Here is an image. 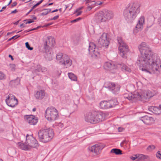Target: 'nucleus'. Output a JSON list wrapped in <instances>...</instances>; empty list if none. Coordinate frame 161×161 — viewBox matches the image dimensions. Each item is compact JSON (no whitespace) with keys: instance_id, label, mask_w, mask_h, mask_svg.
I'll use <instances>...</instances> for the list:
<instances>
[{"instance_id":"nucleus-59","label":"nucleus","mask_w":161,"mask_h":161,"mask_svg":"<svg viewBox=\"0 0 161 161\" xmlns=\"http://www.w3.org/2000/svg\"><path fill=\"white\" fill-rule=\"evenodd\" d=\"M25 26V25H24L23 24H22L20 25V27H24Z\"/></svg>"},{"instance_id":"nucleus-56","label":"nucleus","mask_w":161,"mask_h":161,"mask_svg":"<svg viewBox=\"0 0 161 161\" xmlns=\"http://www.w3.org/2000/svg\"><path fill=\"white\" fill-rule=\"evenodd\" d=\"M8 57H9L10 58H11V59L12 60H14V59L13 58L12 56L11 55L9 54L8 56Z\"/></svg>"},{"instance_id":"nucleus-61","label":"nucleus","mask_w":161,"mask_h":161,"mask_svg":"<svg viewBox=\"0 0 161 161\" xmlns=\"http://www.w3.org/2000/svg\"><path fill=\"white\" fill-rule=\"evenodd\" d=\"M32 11V10L31 9L30 10V11H29L28 12V13H27V14H29V13L31 12Z\"/></svg>"},{"instance_id":"nucleus-15","label":"nucleus","mask_w":161,"mask_h":161,"mask_svg":"<svg viewBox=\"0 0 161 161\" xmlns=\"http://www.w3.org/2000/svg\"><path fill=\"white\" fill-rule=\"evenodd\" d=\"M104 147V146L102 144H95L89 148V150L92 153H94L96 155L99 154L101 151Z\"/></svg>"},{"instance_id":"nucleus-32","label":"nucleus","mask_w":161,"mask_h":161,"mask_svg":"<svg viewBox=\"0 0 161 161\" xmlns=\"http://www.w3.org/2000/svg\"><path fill=\"white\" fill-rule=\"evenodd\" d=\"M51 9L50 8H46L43 9L42 12L40 14L41 16L46 15H47L49 13L51 12Z\"/></svg>"},{"instance_id":"nucleus-9","label":"nucleus","mask_w":161,"mask_h":161,"mask_svg":"<svg viewBox=\"0 0 161 161\" xmlns=\"http://www.w3.org/2000/svg\"><path fill=\"white\" fill-rule=\"evenodd\" d=\"M117 41L119 44V50L120 55L123 58L126 57V54L128 51V46L121 37H118Z\"/></svg>"},{"instance_id":"nucleus-60","label":"nucleus","mask_w":161,"mask_h":161,"mask_svg":"<svg viewBox=\"0 0 161 161\" xmlns=\"http://www.w3.org/2000/svg\"><path fill=\"white\" fill-rule=\"evenodd\" d=\"M36 109L35 108H34L33 109L32 111L34 112H35L36 111Z\"/></svg>"},{"instance_id":"nucleus-39","label":"nucleus","mask_w":161,"mask_h":161,"mask_svg":"<svg viewBox=\"0 0 161 161\" xmlns=\"http://www.w3.org/2000/svg\"><path fill=\"white\" fill-rule=\"evenodd\" d=\"M40 27V26H38L36 28H33L32 29H31V30H26L25 31V32H27L29 31H34V30H36L38 29H39V27Z\"/></svg>"},{"instance_id":"nucleus-53","label":"nucleus","mask_w":161,"mask_h":161,"mask_svg":"<svg viewBox=\"0 0 161 161\" xmlns=\"http://www.w3.org/2000/svg\"><path fill=\"white\" fill-rule=\"evenodd\" d=\"M17 12V9H15V10L12 11L11 12V14H14V13H16Z\"/></svg>"},{"instance_id":"nucleus-40","label":"nucleus","mask_w":161,"mask_h":161,"mask_svg":"<svg viewBox=\"0 0 161 161\" xmlns=\"http://www.w3.org/2000/svg\"><path fill=\"white\" fill-rule=\"evenodd\" d=\"M81 19V18L79 17V18H78L75 19L71 21V22L72 23H75V22H76L79 21V20Z\"/></svg>"},{"instance_id":"nucleus-1","label":"nucleus","mask_w":161,"mask_h":161,"mask_svg":"<svg viewBox=\"0 0 161 161\" xmlns=\"http://www.w3.org/2000/svg\"><path fill=\"white\" fill-rule=\"evenodd\" d=\"M141 54L138 58L136 64L142 71L150 74H158L161 71V62L156 54L152 52L145 42L139 47Z\"/></svg>"},{"instance_id":"nucleus-45","label":"nucleus","mask_w":161,"mask_h":161,"mask_svg":"<svg viewBox=\"0 0 161 161\" xmlns=\"http://www.w3.org/2000/svg\"><path fill=\"white\" fill-rule=\"evenodd\" d=\"M103 3L100 1H97L95 3V4L96 5H100Z\"/></svg>"},{"instance_id":"nucleus-34","label":"nucleus","mask_w":161,"mask_h":161,"mask_svg":"<svg viewBox=\"0 0 161 161\" xmlns=\"http://www.w3.org/2000/svg\"><path fill=\"white\" fill-rule=\"evenodd\" d=\"M155 148V147L154 145H150L147 148V150L149 151H151L152 150L154 149Z\"/></svg>"},{"instance_id":"nucleus-5","label":"nucleus","mask_w":161,"mask_h":161,"mask_svg":"<svg viewBox=\"0 0 161 161\" xmlns=\"http://www.w3.org/2000/svg\"><path fill=\"white\" fill-rule=\"evenodd\" d=\"M18 146L24 150H28L31 147H36L38 145L37 141L31 135H27L26 136V141L25 143L18 142Z\"/></svg>"},{"instance_id":"nucleus-38","label":"nucleus","mask_w":161,"mask_h":161,"mask_svg":"<svg viewBox=\"0 0 161 161\" xmlns=\"http://www.w3.org/2000/svg\"><path fill=\"white\" fill-rule=\"evenodd\" d=\"M15 65L14 64H10V67L12 70H15Z\"/></svg>"},{"instance_id":"nucleus-27","label":"nucleus","mask_w":161,"mask_h":161,"mask_svg":"<svg viewBox=\"0 0 161 161\" xmlns=\"http://www.w3.org/2000/svg\"><path fill=\"white\" fill-rule=\"evenodd\" d=\"M97 21L98 22H103L105 21V19L104 18V16L103 14L99 13L96 16V18Z\"/></svg>"},{"instance_id":"nucleus-62","label":"nucleus","mask_w":161,"mask_h":161,"mask_svg":"<svg viewBox=\"0 0 161 161\" xmlns=\"http://www.w3.org/2000/svg\"><path fill=\"white\" fill-rule=\"evenodd\" d=\"M12 1V0H11L9 2V3H8V5H9L10 4V3H11Z\"/></svg>"},{"instance_id":"nucleus-16","label":"nucleus","mask_w":161,"mask_h":161,"mask_svg":"<svg viewBox=\"0 0 161 161\" xmlns=\"http://www.w3.org/2000/svg\"><path fill=\"white\" fill-rule=\"evenodd\" d=\"M89 51L91 54H94L96 56H97L99 54L97 49L96 48V45L92 42H91L89 44Z\"/></svg>"},{"instance_id":"nucleus-22","label":"nucleus","mask_w":161,"mask_h":161,"mask_svg":"<svg viewBox=\"0 0 161 161\" xmlns=\"http://www.w3.org/2000/svg\"><path fill=\"white\" fill-rule=\"evenodd\" d=\"M45 92L44 91L41 90L37 91L35 94V97L38 100H42L45 96Z\"/></svg>"},{"instance_id":"nucleus-52","label":"nucleus","mask_w":161,"mask_h":161,"mask_svg":"<svg viewBox=\"0 0 161 161\" xmlns=\"http://www.w3.org/2000/svg\"><path fill=\"white\" fill-rule=\"evenodd\" d=\"M6 7H7V6H4L2 8V9L0 10V12H2V11H3V9H5V8H6Z\"/></svg>"},{"instance_id":"nucleus-3","label":"nucleus","mask_w":161,"mask_h":161,"mask_svg":"<svg viewBox=\"0 0 161 161\" xmlns=\"http://www.w3.org/2000/svg\"><path fill=\"white\" fill-rule=\"evenodd\" d=\"M153 91L147 90L143 92L141 94L137 91L133 93L128 92L125 93L124 96L125 98L127 99L131 102H134L137 100L149 98L153 97L154 95Z\"/></svg>"},{"instance_id":"nucleus-63","label":"nucleus","mask_w":161,"mask_h":161,"mask_svg":"<svg viewBox=\"0 0 161 161\" xmlns=\"http://www.w3.org/2000/svg\"><path fill=\"white\" fill-rule=\"evenodd\" d=\"M53 4V3H49L48 4V6H50L51 5H52Z\"/></svg>"},{"instance_id":"nucleus-14","label":"nucleus","mask_w":161,"mask_h":161,"mask_svg":"<svg viewBox=\"0 0 161 161\" xmlns=\"http://www.w3.org/2000/svg\"><path fill=\"white\" fill-rule=\"evenodd\" d=\"M144 24L145 17L143 16H141L138 19L136 27L133 30L134 33L136 34L139 31H141L142 29Z\"/></svg>"},{"instance_id":"nucleus-35","label":"nucleus","mask_w":161,"mask_h":161,"mask_svg":"<svg viewBox=\"0 0 161 161\" xmlns=\"http://www.w3.org/2000/svg\"><path fill=\"white\" fill-rule=\"evenodd\" d=\"M6 75L2 71H0V80H3L5 79Z\"/></svg>"},{"instance_id":"nucleus-4","label":"nucleus","mask_w":161,"mask_h":161,"mask_svg":"<svg viewBox=\"0 0 161 161\" xmlns=\"http://www.w3.org/2000/svg\"><path fill=\"white\" fill-rule=\"evenodd\" d=\"M106 115L105 113L100 112L98 113L87 112L85 115V120L88 123L95 124L104 120Z\"/></svg>"},{"instance_id":"nucleus-30","label":"nucleus","mask_w":161,"mask_h":161,"mask_svg":"<svg viewBox=\"0 0 161 161\" xmlns=\"http://www.w3.org/2000/svg\"><path fill=\"white\" fill-rule=\"evenodd\" d=\"M110 153H114L116 155L122 154V151L120 149L117 148L112 149L110 151Z\"/></svg>"},{"instance_id":"nucleus-8","label":"nucleus","mask_w":161,"mask_h":161,"mask_svg":"<svg viewBox=\"0 0 161 161\" xmlns=\"http://www.w3.org/2000/svg\"><path fill=\"white\" fill-rule=\"evenodd\" d=\"M45 117L48 121H55L58 118V111L53 107H48L46 109Z\"/></svg>"},{"instance_id":"nucleus-28","label":"nucleus","mask_w":161,"mask_h":161,"mask_svg":"<svg viewBox=\"0 0 161 161\" xmlns=\"http://www.w3.org/2000/svg\"><path fill=\"white\" fill-rule=\"evenodd\" d=\"M20 80L19 78H17L15 80H11L10 84L14 86H16L20 84Z\"/></svg>"},{"instance_id":"nucleus-44","label":"nucleus","mask_w":161,"mask_h":161,"mask_svg":"<svg viewBox=\"0 0 161 161\" xmlns=\"http://www.w3.org/2000/svg\"><path fill=\"white\" fill-rule=\"evenodd\" d=\"M58 126L61 128H62L64 126V125L63 123L60 122L58 123Z\"/></svg>"},{"instance_id":"nucleus-50","label":"nucleus","mask_w":161,"mask_h":161,"mask_svg":"<svg viewBox=\"0 0 161 161\" xmlns=\"http://www.w3.org/2000/svg\"><path fill=\"white\" fill-rule=\"evenodd\" d=\"M17 4V3L16 2H14L12 5V7H14L15 6H16Z\"/></svg>"},{"instance_id":"nucleus-6","label":"nucleus","mask_w":161,"mask_h":161,"mask_svg":"<svg viewBox=\"0 0 161 161\" xmlns=\"http://www.w3.org/2000/svg\"><path fill=\"white\" fill-rule=\"evenodd\" d=\"M54 136L53 131L52 129H42L38 133V136L40 141L47 143L50 141Z\"/></svg>"},{"instance_id":"nucleus-10","label":"nucleus","mask_w":161,"mask_h":161,"mask_svg":"<svg viewBox=\"0 0 161 161\" xmlns=\"http://www.w3.org/2000/svg\"><path fill=\"white\" fill-rule=\"evenodd\" d=\"M118 104L117 99L114 98L108 101H103L100 103V107L102 109H107L115 107Z\"/></svg>"},{"instance_id":"nucleus-21","label":"nucleus","mask_w":161,"mask_h":161,"mask_svg":"<svg viewBox=\"0 0 161 161\" xmlns=\"http://www.w3.org/2000/svg\"><path fill=\"white\" fill-rule=\"evenodd\" d=\"M140 120L142 121L145 124L150 125L153 123L154 120L153 118L148 116H145L140 118Z\"/></svg>"},{"instance_id":"nucleus-47","label":"nucleus","mask_w":161,"mask_h":161,"mask_svg":"<svg viewBox=\"0 0 161 161\" xmlns=\"http://www.w3.org/2000/svg\"><path fill=\"white\" fill-rule=\"evenodd\" d=\"M158 22L159 24L160 25V26H161V14H160V17L158 18Z\"/></svg>"},{"instance_id":"nucleus-13","label":"nucleus","mask_w":161,"mask_h":161,"mask_svg":"<svg viewBox=\"0 0 161 161\" xmlns=\"http://www.w3.org/2000/svg\"><path fill=\"white\" fill-rule=\"evenodd\" d=\"M99 45L105 48H108L109 42L108 39L107 38V35L106 33H103L100 37L98 41Z\"/></svg>"},{"instance_id":"nucleus-36","label":"nucleus","mask_w":161,"mask_h":161,"mask_svg":"<svg viewBox=\"0 0 161 161\" xmlns=\"http://www.w3.org/2000/svg\"><path fill=\"white\" fill-rule=\"evenodd\" d=\"M25 46L27 48V49L30 50H32L33 49V48L31 47L28 42H26L25 43Z\"/></svg>"},{"instance_id":"nucleus-19","label":"nucleus","mask_w":161,"mask_h":161,"mask_svg":"<svg viewBox=\"0 0 161 161\" xmlns=\"http://www.w3.org/2000/svg\"><path fill=\"white\" fill-rule=\"evenodd\" d=\"M24 118L26 119V121L30 125H34L37 122V119L32 115H28L25 116Z\"/></svg>"},{"instance_id":"nucleus-23","label":"nucleus","mask_w":161,"mask_h":161,"mask_svg":"<svg viewBox=\"0 0 161 161\" xmlns=\"http://www.w3.org/2000/svg\"><path fill=\"white\" fill-rule=\"evenodd\" d=\"M149 110L153 114L157 115H159L161 114V109L155 106H151L148 108Z\"/></svg>"},{"instance_id":"nucleus-33","label":"nucleus","mask_w":161,"mask_h":161,"mask_svg":"<svg viewBox=\"0 0 161 161\" xmlns=\"http://www.w3.org/2000/svg\"><path fill=\"white\" fill-rule=\"evenodd\" d=\"M47 69L45 68H42L41 66L40 65H39L37 66V69H36V70L38 72H40L41 71L42 72H44L46 71Z\"/></svg>"},{"instance_id":"nucleus-54","label":"nucleus","mask_w":161,"mask_h":161,"mask_svg":"<svg viewBox=\"0 0 161 161\" xmlns=\"http://www.w3.org/2000/svg\"><path fill=\"white\" fill-rule=\"evenodd\" d=\"M77 12H78V13L76 14L77 16H79V15H80L82 13V11H79V12L78 11Z\"/></svg>"},{"instance_id":"nucleus-29","label":"nucleus","mask_w":161,"mask_h":161,"mask_svg":"<svg viewBox=\"0 0 161 161\" xmlns=\"http://www.w3.org/2000/svg\"><path fill=\"white\" fill-rule=\"evenodd\" d=\"M64 55L61 53H59L56 55V59L58 61H59L60 63H61V61H62V60L64 58Z\"/></svg>"},{"instance_id":"nucleus-64","label":"nucleus","mask_w":161,"mask_h":161,"mask_svg":"<svg viewBox=\"0 0 161 161\" xmlns=\"http://www.w3.org/2000/svg\"><path fill=\"white\" fill-rule=\"evenodd\" d=\"M35 8V7L34 6L32 7V8L31 9H32V10L33 9H34Z\"/></svg>"},{"instance_id":"nucleus-42","label":"nucleus","mask_w":161,"mask_h":161,"mask_svg":"<svg viewBox=\"0 0 161 161\" xmlns=\"http://www.w3.org/2000/svg\"><path fill=\"white\" fill-rule=\"evenodd\" d=\"M135 157H133V156H131L130 157V158L132 159L133 160H135L136 158L138 159V156H137V154H135Z\"/></svg>"},{"instance_id":"nucleus-46","label":"nucleus","mask_w":161,"mask_h":161,"mask_svg":"<svg viewBox=\"0 0 161 161\" xmlns=\"http://www.w3.org/2000/svg\"><path fill=\"white\" fill-rule=\"evenodd\" d=\"M83 8V7H80L78 8H77L76 11H75V13H77V12H78L81 9H82Z\"/></svg>"},{"instance_id":"nucleus-58","label":"nucleus","mask_w":161,"mask_h":161,"mask_svg":"<svg viewBox=\"0 0 161 161\" xmlns=\"http://www.w3.org/2000/svg\"><path fill=\"white\" fill-rule=\"evenodd\" d=\"M44 0H41L40 1H39L38 3L40 4L41 3H42Z\"/></svg>"},{"instance_id":"nucleus-31","label":"nucleus","mask_w":161,"mask_h":161,"mask_svg":"<svg viewBox=\"0 0 161 161\" xmlns=\"http://www.w3.org/2000/svg\"><path fill=\"white\" fill-rule=\"evenodd\" d=\"M68 75L69 78L71 80L75 81L77 80V77L73 73H68Z\"/></svg>"},{"instance_id":"nucleus-7","label":"nucleus","mask_w":161,"mask_h":161,"mask_svg":"<svg viewBox=\"0 0 161 161\" xmlns=\"http://www.w3.org/2000/svg\"><path fill=\"white\" fill-rule=\"evenodd\" d=\"M54 42V39L52 36H48L45 40L44 46L46 54L45 57L47 59L49 60L52 59L53 54V53L49 51L50 47L53 46Z\"/></svg>"},{"instance_id":"nucleus-51","label":"nucleus","mask_w":161,"mask_h":161,"mask_svg":"<svg viewBox=\"0 0 161 161\" xmlns=\"http://www.w3.org/2000/svg\"><path fill=\"white\" fill-rule=\"evenodd\" d=\"M31 18L32 20H36V17L34 15H32Z\"/></svg>"},{"instance_id":"nucleus-55","label":"nucleus","mask_w":161,"mask_h":161,"mask_svg":"<svg viewBox=\"0 0 161 161\" xmlns=\"http://www.w3.org/2000/svg\"><path fill=\"white\" fill-rule=\"evenodd\" d=\"M92 9V7L90 6H88L87 7V9L88 11H90Z\"/></svg>"},{"instance_id":"nucleus-2","label":"nucleus","mask_w":161,"mask_h":161,"mask_svg":"<svg viewBox=\"0 0 161 161\" xmlns=\"http://www.w3.org/2000/svg\"><path fill=\"white\" fill-rule=\"evenodd\" d=\"M140 10V6L138 4L134 3H130L124 10V17L126 20L131 22L136 18Z\"/></svg>"},{"instance_id":"nucleus-37","label":"nucleus","mask_w":161,"mask_h":161,"mask_svg":"<svg viewBox=\"0 0 161 161\" xmlns=\"http://www.w3.org/2000/svg\"><path fill=\"white\" fill-rule=\"evenodd\" d=\"M156 155L157 158L161 159V151H158Z\"/></svg>"},{"instance_id":"nucleus-48","label":"nucleus","mask_w":161,"mask_h":161,"mask_svg":"<svg viewBox=\"0 0 161 161\" xmlns=\"http://www.w3.org/2000/svg\"><path fill=\"white\" fill-rule=\"evenodd\" d=\"M124 129L122 128L119 127L118 130L119 132H122L124 130Z\"/></svg>"},{"instance_id":"nucleus-25","label":"nucleus","mask_w":161,"mask_h":161,"mask_svg":"<svg viewBox=\"0 0 161 161\" xmlns=\"http://www.w3.org/2000/svg\"><path fill=\"white\" fill-rule=\"evenodd\" d=\"M138 161H144L145 160H149V156L147 155L142 154H137Z\"/></svg>"},{"instance_id":"nucleus-18","label":"nucleus","mask_w":161,"mask_h":161,"mask_svg":"<svg viewBox=\"0 0 161 161\" xmlns=\"http://www.w3.org/2000/svg\"><path fill=\"white\" fill-rule=\"evenodd\" d=\"M63 58L62 61H61L60 64L65 66L66 68H68L71 66L72 62L70 58L67 55L64 54Z\"/></svg>"},{"instance_id":"nucleus-20","label":"nucleus","mask_w":161,"mask_h":161,"mask_svg":"<svg viewBox=\"0 0 161 161\" xmlns=\"http://www.w3.org/2000/svg\"><path fill=\"white\" fill-rule=\"evenodd\" d=\"M104 67L105 69L111 70L117 69L118 66L115 63L111 61L106 62L104 64Z\"/></svg>"},{"instance_id":"nucleus-57","label":"nucleus","mask_w":161,"mask_h":161,"mask_svg":"<svg viewBox=\"0 0 161 161\" xmlns=\"http://www.w3.org/2000/svg\"><path fill=\"white\" fill-rule=\"evenodd\" d=\"M58 9H56L54 10L53 11H52L51 13H53V12H57V11H58Z\"/></svg>"},{"instance_id":"nucleus-24","label":"nucleus","mask_w":161,"mask_h":161,"mask_svg":"<svg viewBox=\"0 0 161 161\" xmlns=\"http://www.w3.org/2000/svg\"><path fill=\"white\" fill-rule=\"evenodd\" d=\"M103 15L106 21L107 19H110L113 18V13L112 11L108 10L105 12Z\"/></svg>"},{"instance_id":"nucleus-43","label":"nucleus","mask_w":161,"mask_h":161,"mask_svg":"<svg viewBox=\"0 0 161 161\" xmlns=\"http://www.w3.org/2000/svg\"><path fill=\"white\" fill-rule=\"evenodd\" d=\"M59 17V16L58 15H56L55 16H54V17H53V18H51V19H50V20H56Z\"/></svg>"},{"instance_id":"nucleus-11","label":"nucleus","mask_w":161,"mask_h":161,"mask_svg":"<svg viewBox=\"0 0 161 161\" xmlns=\"http://www.w3.org/2000/svg\"><path fill=\"white\" fill-rule=\"evenodd\" d=\"M104 87L108 89L114 94H118L119 91L120 86L110 82H105Z\"/></svg>"},{"instance_id":"nucleus-26","label":"nucleus","mask_w":161,"mask_h":161,"mask_svg":"<svg viewBox=\"0 0 161 161\" xmlns=\"http://www.w3.org/2000/svg\"><path fill=\"white\" fill-rule=\"evenodd\" d=\"M118 68H121L123 71L127 72L129 73L131 72V69L128 66L124 64H118Z\"/></svg>"},{"instance_id":"nucleus-17","label":"nucleus","mask_w":161,"mask_h":161,"mask_svg":"<svg viewBox=\"0 0 161 161\" xmlns=\"http://www.w3.org/2000/svg\"><path fill=\"white\" fill-rule=\"evenodd\" d=\"M63 58L62 61H61L60 64L65 66L66 68H68L71 66L72 62L70 58L67 55L64 54Z\"/></svg>"},{"instance_id":"nucleus-49","label":"nucleus","mask_w":161,"mask_h":161,"mask_svg":"<svg viewBox=\"0 0 161 161\" xmlns=\"http://www.w3.org/2000/svg\"><path fill=\"white\" fill-rule=\"evenodd\" d=\"M34 22L33 20L31 19H29L27 22H26L25 23L26 24H30Z\"/></svg>"},{"instance_id":"nucleus-12","label":"nucleus","mask_w":161,"mask_h":161,"mask_svg":"<svg viewBox=\"0 0 161 161\" xmlns=\"http://www.w3.org/2000/svg\"><path fill=\"white\" fill-rule=\"evenodd\" d=\"M6 102L9 106L14 108L17 105L18 100L14 95L9 94L6 99Z\"/></svg>"},{"instance_id":"nucleus-41","label":"nucleus","mask_w":161,"mask_h":161,"mask_svg":"<svg viewBox=\"0 0 161 161\" xmlns=\"http://www.w3.org/2000/svg\"><path fill=\"white\" fill-rule=\"evenodd\" d=\"M20 36H18V35H16L15 36H13L11 38H10V39H9V40H8V41H10L12 39H13L14 38L16 39L17 38H18V37H19Z\"/></svg>"}]
</instances>
